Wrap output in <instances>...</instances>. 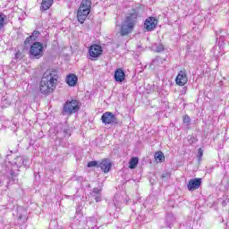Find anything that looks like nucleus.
Here are the masks:
<instances>
[{"mask_svg": "<svg viewBox=\"0 0 229 229\" xmlns=\"http://www.w3.org/2000/svg\"><path fill=\"white\" fill-rule=\"evenodd\" d=\"M170 176H171V173H169V172H165V173L161 174L162 180H164L165 178H170Z\"/></svg>", "mask_w": 229, "mask_h": 229, "instance_id": "26", "label": "nucleus"}, {"mask_svg": "<svg viewBox=\"0 0 229 229\" xmlns=\"http://www.w3.org/2000/svg\"><path fill=\"white\" fill-rule=\"evenodd\" d=\"M40 36V31L38 30H34L32 32V34L30 36H29L25 41H24V45L25 46H30V44H33L34 42H36V40L38 38V37Z\"/></svg>", "mask_w": 229, "mask_h": 229, "instance_id": "11", "label": "nucleus"}, {"mask_svg": "<svg viewBox=\"0 0 229 229\" xmlns=\"http://www.w3.org/2000/svg\"><path fill=\"white\" fill-rule=\"evenodd\" d=\"M155 158H156V160H159V162H162L164 160V158H165V157H164V153L157 152L155 154Z\"/></svg>", "mask_w": 229, "mask_h": 229, "instance_id": "21", "label": "nucleus"}, {"mask_svg": "<svg viewBox=\"0 0 229 229\" xmlns=\"http://www.w3.org/2000/svg\"><path fill=\"white\" fill-rule=\"evenodd\" d=\"M58 131L56 133L57 139H69L72 133L71 127L67 124L58 125Z\"/></svg>", "mask_w": 229, "mask_h": 229, "instance_id": "5", "label": "nucleus"}, {"mask_svg": "<svg viewBox=\"0 0 229 229\" xmlns=\"http://www.w3.org/2000/svg\"><path fill=\"white\" fill-rule=\"evenodd\" d=\"M139 165V157H132L129 162L130 169H135Z\"/></svg>", "mask_w": 229, "mask_h": 229, "instance_id": "18", "label": "nucleus"}, {"mask_svg": "<svg viewBox=\"0 0 229 229\" xmlns=\"http://www.w3.org/2000/svg\"><path fill=\"white\" fill-rule=\"evenodd\" d=\"M4 27V14L0 13V30Z\"/></svg>", "mask_w": 229, "mask_h": 229, "instance_id": "22", "label": "nucleus"}, {"mask_svg": "<svg viewBox=\"0 0 229 229\" xmlns=\"http://www.w3.org/2000/svg\"><path fill=\"white\" fill-rule=\"evenodd\" d=\"M29 55L30 58H36V60L42 58L44 56V45L40 42L32 43Z\"/></svg>", "mask_w": 229, "mask_h": 229, "instance_id": "3", "label": "nucleus"}, {"mask_svg": "<svg viewBox=\"0 0 229 229\" xmlns=\"http://www.w3.org/2000/svg\"><path fill=\"white\" fill-rule=\"evenodd\" d=\"M101 194L100 195H95V200L97 201V203H99V201H101Z\"/></svg>", "mask_w": 229, "mask_h": 229, "instance_id": "28", "label": "nucleus"}, {"mask_svg": "<svg viewBox=\"0 0 229 229\" xmlns=\"http://www.w3.org/2000/svg\"><path fill=\"white\" fill-rule=\"evenodd\" d=\"M126 79V74L124 73V71L121 68H118L114 72V81L118 83H123L124 80Z\"/></svg>", "mask_w": 229, "mask_h": 229, "instance_id": "12", "label": "nucleus"}, {"mask_svg": "<svg viewBox=\"0 0 229 229\" xmlns=\"http://www.w3.org/2000/svg\"><path fill=\"white\" fill-rule=\"evenodd\" d=\"M164 62H165V60L162 59V57H157L153 62H152V65H161L162 64H164Z\"/></svg>", "mask_w": 229, "mask_h": 229, "instance_id": "20", "label": "nucleus"}, {"mask_svg": "<svg viewBox=\"0 0 229 229\" xmlns=\"http://www.w3.org/2000/svg\"><path fill=\"white\" fill-rule=\"evenodd\" d=\"M20 55H21V53H19V52L16 53V55H15L16 58H19Z\"/></svg>", "mask_w": 229, "mask_h": 229, "instance_id": "32", "label": "nucleus"}, {"mask_svg": "<svg viewBox=\"0 0 229 229\" xmlns=\"http://www.w3.org/2000/svg\"><path fill=\"white\" fill-rule=\"evenodd\" d=\"M66 83L69 87H76L78 85V76L74 73H70L66 77Z\"/></svg>", "mask_w": 229, "mask_h": 229, "instance_id": "14", "label": "nucleus"}, {"mask_svg": "<svg viewBox=\"0 0 229 229\" xmlns=\"http://www.w3.org/2000/svg\"><path fill=\"white\" fill-rule=\"evenodd\" d=\"M56 83H58V74L55 71L47 70L41 78L39 92L41 94H51L56 89Z\"/></svg>", "mask_w": 229, "mask_h": 229, "instance_id": "1", "label": "nucleus"}, {"mask_svg": "<svg viewBox=\"0 0 229 229\" xmlns=\"http://www.w3.org/2000/svg\"><path fill=\"white\" fill-rule=\"evenodd\" d=\"M188 81L187 72H185V70L180 71L175 78V83L179 85V87H183Z\"/></svg>", "mask_w": 229, "mask_h": 229, "instance_id": "8", "label": "nucleus"}, {"mask_svg": "<svg viewBox=\"0 0 229 229\" xmlns=\"http://www.w3.org/2000/svg\"><path fill=\"white\" fill-rule=\"evenodd\" d=\"M98 167H100L104 173H108L112 167V164H110L109 160L105 159L98 164Z\"/></svg>", "mask_w": 229, "mask_h": 229, "instance_id": "15", "label": "nucleus"}, {"mask_svg": "<svg viewBox=\"0 0 229 229\" xmlns=\"http://www.w3.org/2000/svg\"><path fill=\"white\" fill-rule=\"evenodd\" d=\"M92 193L95 195V196H99L101 194V189L99 188H94L93 191H92Z\"/></svg>", "mask_w": 229, "mask_h": 229, "instance_id": "24", "label": "nucleus"}, {"mask_svg": "<svg viewBox=\"0 0 229 229\" xmlns=\"http://www.w3.org/2000/svg\"><path fill=\"white\" fill-rule=\"evenodd\" d=\"M80 110V103L77 100L66 101L63 107L64 115H72Z\"/></svg>", "mask_w": 229, "mask_h": 229, "instance_id": "4", "label": "nucleus"}, {"mask_svg": "<svg viewBox=\"0 0 229 229\" xmlns=\"http://www.w3.org/2000/svg\"><path fill=\"white\" fill-rule=\"evenodd\" d=\"M157 53H160V52L164 51V46H162V45L158 46L157 47Z\"/></svg>", "mask_w": 229, "mask_h": 229, "instance_id": "29", "label": "nucleus"}, {"mask_svg": "<svg viewBox=\"0 0 229 229\" xmlns=\"http://www.w3.org/2000/svg\"><path fill=\"white\" fill-rule=\"evenodd\" d=\"M101 121L104 124H117V118L112 112H106L101 116Z\"/></svg>", "mask_w": 229, "mask_h": 229, "instance_id": "7", "label": "nucleus"}, {"mask_svg": "<svg viewBox=\"0 0 229 229\" xmlns=\"http://www.w3.org/2000/svg\"><path fill=\"white\" fill-rule=\"evenodd\" d=\"M139 17V13L137 11H133L129 16L126 17L125 21L122 23L120 34L122 37H126V35H130L131 31H133V28L137 24V18Z\"/></svg>", "mask_w": 229, "mask_h": 229, "instance_id": "2", "label": "nucleus"}, {"mask_svg": "<svg viewBox=\"0 0 229 229\" xmlns=\"http://www.w3.org/2000/svg\"><path fill=\"white\" fill-rule=\"evenodd\" d=\"M54 2L55 0H42L41 8L45 11L49 10V7L53 6Z\"/></svg>", "mask_w": 229, "mask_h": 229, "instance_id": "17", "label": "nucleus"}, {"mask_svg": "<svg viewBox=\"0 0 229 229\" xmlns=\"http://www.w3.org/2000/svg\"><path fill=\"white\" fill-rule=\"evenodd\" d=\"M157 24H158V20L155 17H149L145 21L144 28L147 31H153L157 28Z\"/></svg>", "mask_w": 229, "mask_h": 229, "instance_id": "9", "label": "nucleus"}, {"mask_svg": "<svg viewBox=\"0 0 229 229\" xmlns=\"http://www.w3.org/2000/svg\"><path fill=\"white\" fill-rule=\"evenodd\" d=\"M201 187V178H194L189 181L187 185L188 191H198V189Z\"/></svg>", "mask_w": 229, "mask_h": 229, "instance_id": "10", "label": "nucleus"}, {"mask_svg": "<svg viewBox=\"0 0 229 229\" xmlns=\"http://www.w3.org/2000/svg\"><path fill=\"white\" fill-rule=\"evenodd\" d=\"M89 56L92 57L91 60H94V58H99L103 55V48L101 46L94 44L89 47Z\"/></svg>", "mask_w": 229, "mask_h": 229, "instance_id": "6", "label": "nucleus"}, {"mask_svg": "<svg viewBox=\"0 0 229 229\" xmlns=\"http://www.w3.org/2000/svg\"><path fill=\"white\" fill-rule=\"evenodd\" d=\"M89 13H90L87 10L78 9L77 19L81 24H83V22H85L87 17H89Z\"/></svg>", "mask_w": 229, "mask_h": 229, "instance_id": "13", "label": "nucleus"}, {"mask_svg": "<svg viewBox=\"0 0 229 229\" xmlns=\"http://www.w3.org/2000/svg\"><path fill=\"white\" fill-rule=\"evenodd\" d=\"M170 217H173V215H168V216H166V220L169 221Z\"/></svg>", "mask_w": 229, "mask_h": 229, "instance_id": "31", "label": "nucleus"}, {"mask_svg": "<svg viewBox=\"0 0 229 229\" xmlns=\"http://www.w3.org/2000/svg\"><path fill=\"white\" fill-rule=\"evenodd\" d=\"M183 123L189 126V124H191V117L189 115H185L183 117Z\"/></svg>", "mask_w": 229, "mask_h": 229, "instance_id": "23", "label": "nucleus"}, {"mask_svg": "<svg viewBox=\"0 0 229 229\" xmlns=\"http://www.w3.org/2000/svg\"><path fill=\"white\" fill-rule=\"evenodd\" d=\"M11 176L13 178V180L15 181V178H17V174H15L13 171L11 172Z\"/></svg>", "mask_w": 229, "mask_h": 229, "instance_id": "30", "label": "nucleus"}, {"mask_svg": "<svg viewBox=\"0 0 229 229\" xmlns=\"http://www.w3.org/2000/svg\"><path fill=\"white\" fill-rule=\"evenodd\" d=\"M15 160V164L18 165V167L24 165V162H26V159H23V157L21 156L17 157Z\"/></svg>", "mask_w": 229, "mask_h": 229, "instance_id": "19", "label": "nucleus"}, {"mask_svg": "<svg viewBox=\"0 0 229 229\" xmlns=\"http://www.w3.org/2000/svg\"><path fill=\"white\" fill-rule=\"evenodd\" d=\"M197 157H198L199 162H201V157H203V150L201 148H199Z\"/></svg>", "mask_w": 229, "mask_h": 229, "instance_id": "25", "label": "nucleus"}, {"mask_svg": "<svg viewBox=\"0 0 229 229\" xmlns=\"http://www.w3.org/2000/svg\"><path fill=\"white\" fill-rule=\"evenodd\" d=\"M97 165V161H90L89 163H88V167H96Z\"/></svg>", "mask_w": 229, "mask_h": 229, "instance_id": "27", "label": "nucleus"}, {"mask_svg": "<svg viewBox=\"0 0 229 229\" xmlns=\"http://www.w3.org/2000/svg\"><path fill=\"white\" fill-rule=\"evenodd\" d=\"M92 8V1L91 0H82L79 10H86L90 13V9Z\"/></svg>", "mask_w": 229, "mask_h": 229, "instance_id": "16", "label": "nucleus"}]
</instances>
